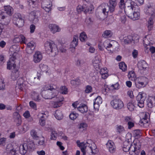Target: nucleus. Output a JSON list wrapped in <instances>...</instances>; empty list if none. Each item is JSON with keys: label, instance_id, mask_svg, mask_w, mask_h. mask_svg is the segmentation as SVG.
<instances>
[{"label": "nucleus", "instance_id": "1", "mask_svg": "<svg viewBox=\"0 0 155 155\" xmlns=\"http://www.w3.org/2000/svg\"><path fill=\"white\" fill-rule=\"evenodd\" d=\"M77 143L81 149L83 155H86V153L89 154H95L98 151L96 144L90 140L82 142L78 140L77 141Z\"/></svg>", "mask_w": 155, "mask_h": 155}, {"label": "nucleus", "instance_id": "2", "mask_svg": "<svg viewBox=\"0 0 155 155\" xmlns=\"http://www.w3.org/2000/svg\"><path fill=\"white\" fill-rule=\"evenodd\" d=\"M140 143L137 140L134 142V144L131 145L127 141H125L124 143L123 150L126 152L129 151L131 155H137L140 153Z\"/></svg>", "mask_w": 155, "mask_h": 155}, {"label": "nucleus", "instance_id": "3", "mask_svg": "<svg viewBox=\"0 0 155 155\" xmlns=\"http://www.w3.org/2000/svg\"><path fill=\"white\" fill-rule=\"evenodd\" d=\"M45 48L47 52L52 56H55L58 53L57 46L54 42L51 40H48L44 44Z\"/></svg>", "mask_w": 155, "mask_h": 155}, {"label": "nucleus", "instance_id": "4", "mask_svg": "<svg viewBox=\"0 0 155 155\" xmlns=\"http://www.w3.org/2000/svg\"><path fill=\"white\" fill-rule=\"evenodd\" d=\"M18 144L14 143L12 145L8 144L6 147V152L4 153V155H16L17 151L18 150Z\"/></svg>", "mask_w": 155, "mask_h": 155}, {"label": "nucleus", "instance_id": "5", "mask_svg": "<svg viewBox=\"0 0 155 155\" xmlns=\"http://www.w3.org/2000/svg\"><path fill=\"white\" fill-rule=\"evenodd\" d=\"M13 21V23L19 28L21 27L24 25V18L19 13H16L14 15Z\"/></svg>", "mask_w": 155, "mask_h": 155}, {"label": "nucleus", "instance_id": "6", "mask_svg": "<svg viewBox=\"0 0 155 155\" xmlns=\"http://www.w3.org/2000/svg\"><path fill=\"white\" fill-rule=\"evenodd\" d=\"M147 97L146 94L143 92H140L137 97V105L140 108H142L144 106V102Z\"/></svg>", "mask_w": 155, "mask_h": 155}, {"label": "nucleus", "instance_id": "7", "mask_svg": "<svg viewBox=\"0 0 155 155\" xmlns=\"http://www.w3.org/2000/svg\"><path fill=\"white\" fill-rule=\"evenodd\" d=\"M17 55V53L16 52H14L12 56L10 58L7 64V68L8 69L16 70L17 68H18V67L16 66L15 61V60L16 59L15 56Z\"/></svg>", "mask_w": 155, "mask_h": 155}, {"label": "nucleus", "instance_id": "8", "mask_svg": "<svg viewBox=\"0 0 155 155\" xmlns=\"http://www.w3.org/2000/svg\"><path fill=\"white\" fill-rule=\"evenodd\" d=\"M58 91L57 90L54 91L48 92L45 91L42 92L41 95L42 97L45 99H51L56 97L58 94Z\"/></svg>", "mask_w": 155, "mask_h": 155}, {"label": "nucleus", "instance_id": "9", "mask_svg": "<svg viewBox=\"0 0 155 155\" xmlns=\"http://www.w3.org/2000/svg\"><path fill=\"white\" fill-rule=\"evenodd\" d=\"M133 14H128V17L133 20L139 19L140 17V9L138 6H136Z\"/></svg>", "mask_w": 155, "mask_h": 155}, {"label": "nucleus", "instance_id": "10", "mask_svg": "<svg viewBox=\"0 0 155 155\" xmlns=\"http://www.w3.org/2000/svg\"><path fill=\"white\" fill-rule=\"evenodd\" d=\"M137 66L139 71L141 73H144L148 68V64L145 61L141 60L138 62Z\"/></svg>", "mask_w": 155, "mask_h": 155}, {"label": "nucleus", "instance_id": "11", "mask_svg": "<svg viewBox=\"0 0 155 155\" xmlns=\"http://www.w3.org/2000/svg\"><path fill=\"white\" fill-rule=\"evenodd\" d=\"M28 82L26 81L25 78H20L17 81L16 88L22 91L25 88Z\"/></svg>", "mask_w": 155, "mask_h": 155}, {"label": "nucleus", "instance_id": "12", "mask_svg": "<svg viewBox=\"0 0 155 155\" xmlns=\"http://www.w3.org/2000/svg\"><path fill=\"white\" fill-rule=\"evenodd\" d=\"M110 104L114 108L117 109H121L124 106L123 102L119 99H115L112 101Z\"/></svg>", "mask_w": 155, "mask_h": 155}, {"label": "nucleus", "instance_id": "13", "mask_svg": "<svg viewBox=\"0 0 155 155\" xmlns=\"http://www.w3.org/2000/svg\"><path fill=\"white\" fill-rule=\"evenodd\" d=\"M52 6V1L50 0H44L41 3L42 8L47 12L51 11Z\"/></svg>", "mask_w": 155, "mask_h": 155}, {"label": "nucleus", "instance_id": "14", "mask_svg": "<svg viewBox=\"0 0 155 155\" xmlns=\"http://www.w3.org/2000/svg\"><path fill=\"white\" fill-rule=\"evenodd\" d=\"M106 147L110 153H114L116 150V147L114 143L111 140H109L106 144Z\"/></svg>", "mask_w": 155, "mask_h": 155}, {"label": "nucleus", "instance_id": "15", "mask_svg": "<svg viewBox=\"0 0 155 155\" xmlns=\"http://www.w3.org/2000/svg\"><path fill=\"white\" fill-rule=\"evenodd\" d=\"M48 28L49 30L52 34H55L61 31L60 27L56 24L50 23L48 24Z\"/></svg>", "mask_w": 155, "mask_h": 155}, {"label": "nucleus", "instance_id": "16", "mask_svg": "<svg viewBox=\"0 0 155 155\" xmlns=\"http://www.w3.org/2000/svg\"><path fill=\"white\" fill-rule=\"evenodd\" d=\"M145 78L143 77L137 78L134 81L136 87L138 88H140L143 87L145 83L144 79Z\"/></svg>", "mask_w": 155, "mask_h": 155}, {"label": "nucleus", "instance_id": "17", "mask_svg": "<svg viewBox=\"0 0 155 155\" xmlns=\"http://www.w3.org/2000/svg\"><path fill=\"white\" fill-rule=\"evenodd\" d=\"M78 35H74L73 37V39L70 45V48L72 52L75 51V47L77 46L78 42Z\"/></svg>", "mask_w": 155, "mask_h": 155}, {"label": "nucleus", "instance_id": "18", "mask_svg": "<svg viewBox=\"0 0 155 155\" xmlns=\"http://www.w3.org/2000/svg\"><path fill=\"white\" fill-rule=\"evenodd\" d=\"M18 149L20 153L22 155L25 154L28 151H29L27 145L25 143L18 145Z\"/></svg>", "mask_w": 155, "mask_h": 155}, {"label": "nucleus", "instance_id": "19", "mask_svg": "<svg viewBox=\"0 0 155 155\" xmlns=\"http://www.w3.org/2000/svg\"><path fill=\"white\" fill-rule=\"evenodd\" d=\"M25 44H27V52L29 54L32 53L35 48V43L33 41H31L28 43L26 42Z\"/></svg>", "mask_w": 155, "mask_h": 155}, {"label": "nucleus", "instance_id": "20", "mask_svg": "<svg viewBox=\"0 0 155 155\" xmlns=\"http://www.w3.org/2000/svg\"><path fill=\"white\" fill-rule=\"evenodd\" d=\"M144 12L146 14L151 15L152 18L155 17V10L150 5H147L146 7Z\"/></svg>", "mask_w": 155, "mask_h": 155}, {"label": "nucleus", "instance_id": "21", "mask_svg": "<svg viewBox=\"0 0 155 155\" xmlns=\"http://www.w3.org/2000/svg\"><path fill=\"white\" fill-rule=\"evenodd\" d=\"M43 58L41 53L39 51H36L33 56V61L35 63L39 62Z\"/></svg>", "mask_w": 155, "mask_h": 155}, {"label": "nucleus", "instance_id": "22", "mask_svg": "<svg viewBox=\"0 0 155 155\" xmlns=\"http://www.w3.org/2000/svg\"><path fill=\"white\" fill-rule=\"evenodd\" d=\"M102 102L101 97L100 96H98L94 100V107L95 110H98L99 107Z\"/></svg>", "mask_w": 155, "mask_h": 155}, {"label": "nucleus", "instance_id": "23", "mask_svg": "<svg viewBox=\"0 0 155 155\" xmlns=\"http://www.w3.org/2000/svg\"><path fill=\"white\" fill-rule=\"evenodd\" d=\"M116 43L114 41L107 39L105 41V48L108 51H111V49L114 47V43Z\"/></svg>", "mask_w": 155, "mask_h": 155}, {"label": "nucleus", "instance_id": "24", "mask_svg": "<svg viewBox=\"0 0 155 155\" xmlns=\"http://www.w3.org/2000/svg\"><path fill=\"white\" fill-rule=\"evenodd\" d=\"M126 5L129 10L133 11L135 7L138 6L134 2L131 0H127L126 2Z\"/></svg>", "mask_w": 155, "mask_h": 155}, {"label": "nucleus", "instance_id": "25", "mask_svg": "<svg viewBox=\"0 0 155 155\" xmlns=\"http://www.w3.org/2000/svg\"><path fill=\"white\" fill-rule=\"evenodd\" d=\"M28 18L30 21L34 23H37L38 21V17L34 12H32L29 14Z\"/></svg>", "mask_w": 155, "mask_h": 155}, {"label": "nucleus", "instance_id": "26", "mask_svg": "<svg viewBox=\"0 0 155 155\" xmlns=\"http://www.w3.org/2000/svg\"><path fill=\"white\" fill-rule=\"evenodd\" d=\"M100 62L101 60L98 57H95L93 60V65L97 70L100 68Z\"/></svg>", "mask_w": 155, "mask_h": 155}, {"label": "nucleus", "instance_id": "27", "mask_svg": "<svg viewBox=\"0 0 155 155\" xmlns=\"http://www.w3.org/2000/svg\"><path fill=\"white\" fill-rule=\"evenodd\" d=\"M64 98L63 97H61L56 101L52 102L51 105L54 108H58L60 107L62 105V102Z\"/></svg>", "mask_w": 155, "mask_h": 155}, {"label": "nucleus", "instance_id": "28", "mask_svg": "<svg viewBox=\"0 0 155 155\" xmlns=\"http://www.w3.org/2000/svg\"><path fill=\"white\" fill-rule=\"evenodd\" d=\"M94 7L92 4H84V12L85 13H91L94 10Z\"/></svg>", "mask_w": 155, "mask_h": 155}, {"label": "nucleus", "instance_id": "29", "mask_svg": "<svg viewBox=\"0 0 155 155\" xmlns=\"http://www.w3.org/2000/svg\"><path fill=\"white\" fill-rule=\"evenodd\" d=\"M13 41L15 43L21 42V43L26 44V40L24 36L21 35L18 37H15L13 39Z\"/></svg>", "mask_w": 155, "mask_h": 155}, {"label": "nucleus", "instance_id": "30", "mask_svg": "<svg viewBox=\"0 0 155 155\" xmlns=\"http://www.w3.org/2000/svg\"><path fill=\"white\" fill-rule=\"evenodd\" d=\"M4 8L5 13L9 16H11L13 13V9L9 5H5Z\"/></svg>", "mask_w": 155, "mask_h": 155}, {"label": "nucleus", "instance_id": "31", "mask_svg": "<svg viewBox=\"0 0 155 155\" xmlns=\"http://www.w3.org/2000/svg\"><path fill=\"white\" fill-rule=\"evenodd\" d=\"M142 115L143 117L141 119L140 123L142 124L147 123L148 122L147 119L149 116V113L148 112H144L142 114Z\"/></svg>", "mask_w": 155, "mask_h": 155}, {"label": "nucleus", "instance_id": "32", "mask_svg": "<svg viewBox=\"0 0 155 155\" xmlns=\"http://www.w3.org/2000/svg\"><path fill=\"white\" fill-rule=\"evenodd\" d=\"M54 115L55 118L58 120H61L64 117L62 112L60 110H58L55 111Z\"/></svg>", "mask_w": 155, "mask_h": 155}, {"label": "nucleus", "instance_id": "33", "mask_svg": "<svg viewBox=\"0 0 155 155\" xmlns=\"http://www.w3.org/2000/svg\"><path fill=\"white\" fill-rule=\"evenodd\" d=\"M19 68H17L16 70H13L11 75V78L13 80H16L19 76Z\"/></svg>", "mask_w": 155, "mask_h": 155}, {"label": "nucleus", "instance_id": "34", "mask_svg": "<svg viewBox=\"0 0 155 155\" xmlns=\"http://www.w3.org/2000/svg\"><path fill=\"white\" fill-rule=\"evenodd\" d=\"M78 110L82 113L87 112L88 111V107L87 105L82 104L77 107Z\"/></svg>", "mask_w": 155, "mask_h": 155}, {"label": "nucleus", "instance_id": "35", "mask_svg": "<svg viewBox=\"0 0 155 155\" xmlns=\"http://www.w3.org/2000/svg\"><path fill=\"white\" fill-rule=\"evenodd\" d=\"M39 67L41 71L46 74L49 73L50 71L48 66L45 64H41L39 65Z\"/></svg>", "mask_w": 155, "mask_h": 155}, {"label": "nucleus", "instance_id": "36", "mask_svg": "<svg viewBox=\"0 0 155 155\" xmlns=\"http://www.w3.org/2000/svg\"><path fill=\"white\" fill-rule=\"evenodd\" d=\"M5 12H3L2 11H0V21H1L2 20H6L7 21L6 23H5V25H7L10 22V19L8 17L6 16L5 15Z\"/></svg>", "mask_w": 155, "mask_h": 155}, {"label": "nucleus", "instance_id": "37", "mask_svg": "<svg viewBox=\"0 0 155 155\" xmlns=\"http://www.w3.org/2000/svg\"><path fill=\"white\" fill-rule=\"evenodd\" d=\"M153 24L154 21L153 18H150L147 21V27L148 31H150L152 30L153 26Z\"/></svg>", "mask_w": 155, "mask_h": 155}, {"label": "nucleus", "instance_id": "38", "mask_svg": "<svg viewBox=\"0 0 155 155\" xmlns=\"http://www.w3.org/2000/svg\"><path fill=\"white\" fill-rule=\"evenodd\" d=\"M15 121L17 125L18 126L21 123V119L19 114L17 112L14 114Z\"/></svg>", "mask_w": 155, "mask_h": 155}, {"label": "nucleus", "instance_id": "39", "mask_svg": "<svg viewBox=\"0 0 155 155\" xmlns=\"http://www.w3.org/2000/svg\"><path fill=\"white\" fill-rule=\"evenodd\" d=\"M147 105L150 108H152L155 106V102L153 97H149L147 101Z\"/></svg>", "mask_w": 155, "mask_h": 155}, {"label": "nucleus", "instance_id": "40", "mask_svg": "<svg viewBox=\"0 0 155 155\" xmlns=\"http://www.w3.org/2000/svg\"><path fill=\"white\" fill-rule=\"evenodd\" d=\"M100 74L102 78L103 79L106 78L108 76L107 68H102L101 70Z\"/></svg>", "mask_w": 155, "mask_h": 155}, {"label": "nucleus", "instance_id": "41", "mask_svg": "<svg viewBox=\"0 0 155 155\" xmlns=\"http://www.w3.org/2000/svg\"><path fill=\"white\" fill-rule=\"evenodd\" d=\"M25 143L27 145L29 151L31 150L35 147L34 143L33 140H28Z\"/></svg>", "mask_w": 155, "mask_h": 155}, {"label": "nucleus", "instance_id": "42", "mask_svg": "<svg viewBox=\"0 0 155 155\" xmlns=\"http://www.w3.org/2000/svg\"><path fill=\"white\" fill-rule=\"evenodd\" d=\"M128 77L130 80L134 81L137 78H136V75L134 72L133 71H129Z\"/></svg>", "mask_w": 155, "mask_h": 155}, {"label": "nucleus", "instance_id": "43", "mask_svg": "<svg viewBox=\"0 0 155 155\" xmlns=\"http://www.w3.org/2000/svg\"><path fill=\"white\" fill-rule=\"evenodd\" d=\"M57 87L56 86L54 85H47L43 87V90L45 91L47 90L53 91H54L55 90H56Z\"/></svg>", "mask_w": 155, "mask_h": 155}, {"label": "nucleus", "instance_id": "44", "mask_svg": "<svg viewBox=\"0 0 155 155\" xmlns=\"http://www.w3.org/2000/svg\"><path fill=\"white\" fill-rule=\"evenodd\" d=\"M38 116L39 119H46L48 116V113L47 111H42L39 113Z\"/></svg>", "mask_w": 155, "mask_h": 155}, {"label": "nucleus", "instance_id": "45", "mask_svg": "<svg viewBox=\"0 0 155 155\" xmlns=\"http://www.w3.org/2000/svg\"><path fill=\"white\" fill-rule=\"evenodd\" d=\"M31 96L33 99L36 101H39L41 100V97L39 93L37 92H33L31 94Z\"/></svg>", "mask_w": 155, "mask_h": 155}, {"label": "nucleus", "instance_id": "46", "mask_svg": "<svg viewBox=\"0 0 155 155\" xmlns=\"http://www.w3.org/2000/svg\"><path fill=\"white\" fill-rule=\"evenodd\" d=\"M122 42L125 44H128L132 42V36L130 35L126 36L122 40Z\"/></svg>", "mask_w": 155, "mask_h": 155}, {"label": "nucleus", "instance_id": "47", "mask_svg": "<svg viewBox=\"0 0 155 155\" xmlns=\"http://www.w3.org/2000/svg\"><path fill=\"white\" fill-rule=\"evenodd\" d=\"M88 127L87 124L84 122L80 123L78 125V128L81 131H85L87 130Z\"/></svg>", "mask_w": 155, "mask_h": 155}, {"label": "nucleus", "instance_id": "48", "mask_svg": "<svg viewBox=\"0 0 155 155\" xmlns=\"http://www.w3.org/2000/svg\"><path fill=\"white\" fill-rule=\"evenodd\" d=\"M127 107L130 111H133L135 108L134 102L133 101H130L127 104Z\"/></svg>", "mask_w": 155, "mask_h": 155}, {"label": "nucleus", "instance_id": "49", "mask_svg": "<svg viewBox=\"0 0 155 155\" xmlns=\"http://www.w3.org/2000/svg\"><path fill=\"white\" fill-rule=\"evenodd\" d=\"M80 40L82 42H84L87 39V37L85 33L82 32L80 35Z\"/></svg>", "mask_w": 155, "mask_h": 155}, {"label": "nucleus", "instance_id": "50", "mask_svg": "<svg viewBox=\"0 0 155 155\" xmlns=\"http://www.w3.org/2000/svg\"><path fill=\"white\" fill-rule=\"evenodd\" d=\"M28 5L31 7H34L36 5L38 4V0H28Z\"/></svg>", "mask_w": 155, "mask_h": 155}, {"label": "nucleus", "instance_id": "51", "mask_svg": "<svg viewBox=\"0 0 155 155\" xmlns=\"http://www.w3.org/2000/svg\"><path fill=\"white\" fill-rule=\"evenodd\" d=\"M30 135L32 138L35 140H37L39 138L36 131L34 130H32L30 132Z\"/></svg>", "mask_w": 155, "mask_h": 155}, {"label": "nucleus", "instance_id": "52", "mask_svg": "<svg viewBox=\"0 0 155 155\" xmlns=\"http://www.w3.org/2000/svg\"><path fill=\"white\" fill-rule=\"evenodd\" d=\"M112 35V33L110 31L107 30L104 32L102 35L104 38H107L111 37Z\"/></svg>", "mask_w": 155, "mask_h": 155}, {"label": "nucleus", "instance_id": "53", "mask_svg": "<svg viewBox=\"0 0 155 155\" xmlns=\"http://www.w3.org/2000/svg\"><path fill=\"white\" fill-rule=\"evenodd\" d=\"M119 67L120 69L123 71H124L127 69V66L126 64L123 62H122L119 64Z\"/></svg>", "mask_w": 155, "mask_h": 155}, {"label": "nucleus", "instance_id": "54", "mask_svg": "<svg viewBox=\"0 0 155 155\" xmlns=\"http://www.w3.org/2000/svg\"><path fill=\"white\" fill-rule=\"evenodd\" d=\"M85 64V61L83 59H78L76 63V65L80 67H82Z\"/></svg>", "mask_w": 155, "mask_h": 155}, {"label": "nucleus", "instance_id": "55", "mask_svg": "<svg viewBox=\"0 0 155 155\" xmlns=\"http://www.w3.org/2000/svg\"><path fill=\"white\" fill-rule=\"evenodd\" d=\"M45 138L44 137H41L40 138V139L37 142V144L38 145H45Z\"/></svg>", "mask_w": 155, "mask_h": 155}, {"label": "nucleus", "instance_id": "56", "mask_svg": "<svg viewBox=\"0 0 155 155\" xmlns=\"http://www.w3.org/2000/svg\"><path fill=\"white\" fill-rule=\"evenodd\" d=\"M84 4L82 5H79L77 7L76 10L77 12L78 13H80L82 11L84 12Z\"/></svg>", "mask_w": 155, "mask_h": 155}, {"label": "nucleus", "instance_id": "57", "mask_svg": "<svg viewBox=\"0 0 155 155\" xmlns=\"http://www.w3.org/2000/svg\"><path fill=\"white\" fill-rule=\"evenodd\" d=\"M117 132L120 133H122L125 131L124 127L121 125H117L116 127Z\"/></svg>", "mask_w": 155, "mask_h": 155}, {"label": "nucleus", "instance_id": "58", "mask_svg": "<svg viewBox=\"0 0 155 155\" xmlns=\"http://www.w3.org/2000/svg\"><path fill=\"white\" fill-rule=\"evenodd\" d=\"M60 92L63 94H66L68 93L67 88L65 86H62L60 87Z\"/></svg>", "mask_w": 155, "mask_h": 155}, {"label": "nucleus", "instance_id": "59", "mask_svg": "<svg viewBox=\"0 0 155 155\" xmlns=\"http://www.w3.org/2000/svg\"><path fill=\"white\" fill-rule=\"evenodd\" d=\"M51 139L53 140H55L57 136V132L54 130H52L51 134Z\"/></svg>", "mask_w": 155, "mask_h": 155}, {"label": "nucleus", "instance_id": "60", "mask_svg": "<svg viewBox=\"0 0 155 155\" xmlns=\"http://www.w3.org/2000/svg\"><path fill=\"white\" fill-rule=\"evenodd\" d=\"M119 85L118 83H116L112 85L110 87L109 89L110 90H118L119 88Z\"/></svg>", "mask_w": 155, "mask_h": 155}, {"label": "nucleus", "instance_id": "61", "mask_svg": "<svg viewBox=\"0 0 155 155\" xmlns=\"http://www.w3.org/2000/svg\"><path fill=\"white\" fill-rule=\"evenodd\" d=\"M133 135L135 137L138 138L141 136V132L139 130H137L134 131Z\"/></svg>", "mask_w": 155, "mask_h": 155}, {"label": "nucleus", "instance_id": "62", "mask_svg": "<svg viewBox=\"0 0 155 155\" xmlns=\"http://www.w3.org/2000/svg\"><path fill=\"white\" fill-rule=\"evenodd\" d=\"M99 135L103 137H107L108 136V133L106 131L102 130H99Z\"/></svg>", "mask_w": 155, "mask_h": 155}, {"label": "nucleus", "instance_id": "63", "mask_svg": "<svg viewBox=\"0 0 155 155\" xmlns=\"http://www.w3.org/2000/svg\"><path fill=\"white\" fill-rule=\"evenodd\" d=\"M105 41L104 42H101L99 43L98 45V47L99 49L101 51H103L104 48H105Z\"/></svg>", "mask_w": 155, "mask_h": 155}, {"label": "nucleus", "instance_id": "64", "mask_svg": "<svg viewBox=\"0 0 155 155\" xmlns=\"http://www.w3.org/2000/svg\"><path fill=\"white\" fill-rule=\"evenodd\" d=\"M78 114L75 112L71 113L69 116L70 118L72 120L75 119L78 117Z\"/></svg>", "mask_w": 155, "mask_h": 155}]
</instances>
